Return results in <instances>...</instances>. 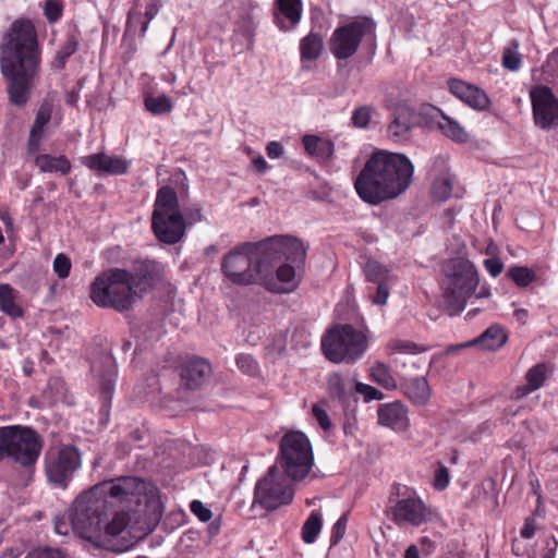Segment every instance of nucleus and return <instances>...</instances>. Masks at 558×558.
Segmentation results:
<instances>
[{
	"label": "nucleus",
	"mask_w": 558,
	"mask_h": 558,
	"mask_svg": "<svg viewBox=\"0 0 558 558\" xmlns=\"http://www.w3.org/2000/svg\"><path fill=\"white\" fill-rule=\"evenodd\" d=\"M138 507L140 476L105 480L75 499L72 524L83 535L104 532L111 549L123 553L140 541Z\"/></svg>",
	"instance_id": "nucleus-1"
},
{
	"label": "nucleus",
	"mask_w": 558,
	"mask_h": 558,
	"mask_svg": "<svg viewBox=\"0 0 558 558\" xmlns=\"http://www.w3.org/2000/svg\"><path fill=\"white\" fill-rule=\"evenodd\" d=\"M41 48L34 24L17 19L0 43V72L10 104L24 107L29 101L40 73Z\"/></svg>",
	"instance_id": "nucleus-2"
},
{
	"label": "nucleus",
	"mask_w": 558,
	"mask_h": 558,
	"mask_svg": "<svg viewBox=\"0 0 558 558\" xmlns=\"http://www.w3.org/2000/svg\"><path fill=\"white\" fill-rule=\"evenodd\" d=\"M413 172V163L405 155L379 150L365 162L354 180V189L363 202L379 205L405 192Z\"/></svg>",
	"instance_id": "nucleus-3"
},
{
	"label": "nucleus",
	"mask_w": 558,
	"mask_h": 558,
	"mask_svg": "<svg viewBox=\"0 0 558 558\" xmlns=\"http://www.w3.org/2000/svg\"><path fill=\"white\" fill-rule=\"evenodd\" d=\"M204 220L199 203L180 205L177 192L171 186L158 190L151 215V230L162 244L175 245L182 242L187 229Z\"/></svg>",
	"instance_id": "nucleus-4"
},
{
	"label": "nucleus",
	"mask_w": 558,
	"mask_h": 558,
	"mask_svg": "<svg viewBox=\"0 0 558 558\" xmlns=\"http://www.w3.org/2000/svg\"><path fill=\"white\" fill-rule=\"evenodd\" d=\"M136 276L122 268H110L99 274L90 284L89 296L99 307L129 312L136 302Z\"/></svg>",
	"instance_id": "nucleus-5"
},
{
	"label": "nucleus",
	"mask_w": 558,
	"mask_h": 558,
	"mask_svg": "<svg viewBox=\"0 0 558 558\" xmlns=\"http://www.w3.org/2000/svg\"><path fill=\"white\" fill-rule=\"evenodd\" d=\"M262 242H244L234 246L221 263L225 277L235 286L262 284L266 258Z\"/></svg>",
	"instance_id": "nucleus-6"
},
{
	"label": "nucleus",
	"mask_w": 558,
	"mask_h": 558,
	"mask_svg": "<svg viewBox=\"0 0 558 558\" xmlns=\"http://www.w3.org/2000/svg\"><path fill=\"white\" fill-rule=\"evenodd\" d=\"M441 271L446 278V303L454 314H460L478 286L477 269L469 259L453 257L442 264Z\"/></svg>",
	"instance_id": "nucleus-7"
},
{
	"label": "nucleus",
	"mask_w": 558,
	"mask_h": 558,
	"mask_svg": "<svg viewBox=\"0 0 558 558\" xmlns=\"http://www.w3.org/2000/svg\"><path fill=\"white\" fill-rule=\"evenodd\" d=\"M364 41L369 43L372 53H375L376 23L368 16H359L335 28L328 45L335 59L344 61L355 56Z\"/></svg>",
	"instance_id": "nucleus-8"
},
{
	"label": "nucleus",
	"mask_w": 558,
	"mask_h": 558,
	"mask_svg": "<svg viewBox=\"0 0 558 558\" xmlns=\"http://www.w3.org/2000/svg\"><path fill=\"white\" fill-rule=\"evenodd\" d=\"M277 462L292 481L305 478L314 465V454L308 437L300 430L286 433L279 444Z\"/></svg>",
	"instance_id": "nucleus-9"
},
{
	"label": "nucleus",
	"mask_w": 558,
	"mask_h": 558,
	"mask_svg": "<svg viewBox=\"0 0 558 558\" xmlns=\"http://www.w3.org/2000/svg\"><path fill=\"white\" fill-rule=\"evenodd\" d=\"M366 349L367 338L364 332L349 324L335 326L322 339V350L333 363H354Z\"/></svg>",
	"instance_id": "nucleus-10"
},
{
	"label": "nucleus",
	"mask_w": 558,
	"mask_h": 558,
	"mask_svg": "<svg viewBox=\"0 0 558 558\" xmlns=\"http://www.w3.org/2000/svg\"><path fill=\"white\" fill-rule=\"evenodd\" d=\"M44 463L47 481L64 489L81 468V452L73 445L52 446L45 452Z\"/></svg>",
	"instance_id": "nucleus-11"
},
{
	"label": "nucleus",
	"mask_w": 558,
	"mask_h": 558,
	"mask_svg": "<svg viewBox=\"0 0 558 558\" xmlns=\"http://www.w3.org/2000/svg\"><path fill=\"white\" fill-rule=\"evenodd\" d=\"M7 430L5 458L23 465H33L43 449V441L38 433L32 427L9 425Z\"/></svg>",
	"instance_id": "nucleus-12"
},
{
	"label": "nucleus",
	"mask_w": 558,
	"mask_h": 558,
	"mask_svg": "<svg viewBox=\"0 0 558 558\" xmlns=\"http://www.w3.org/2000/svg\"><path fill=\"white\" fill-rule=\"evenodd\" d=\"M294 490L289 486L278 468L272 465L254 489V502L266 510H276L293 500Z\"/></svg>",
	"instance_id": "nucleus-13"
},
{
	"label": "nucleus",
	"mask_w": 558,
	"mask_h": 558,
	"mask_svg": "<svg viewBox=\"0 0 558 558\" xmlns=\"http://www.w3.org/2000/svg\"><path fill=\"white\" fill-rule=\"evenodd\" d=\"M266 262L284 257L287 263L303 267L306 259L307 246L298 238L290 235H274L260 241Z\"/></svg>",
	"instance_id": "nucleus-14"
},
{
	"label": "nucleus",
	"mask_w": 558,
	"mask_h": 558,
	"mask_svg": "<svg viewBox=\"0 0 558 558\" xmlns=\"http://www.w3.org/2000/svg\"><path fill=\"white\" fill-rule=\"evenodd\" d=\"M533 120L537 128L550 130L558 125V99L551 88L535 85L530 90Z\"/></svg>",
	"instance_id": "nucleus-15"
},
{
	"label": "nucleus",
	"mask_w": 558,
	"mask_h": 558,
	"mask_svg": "<svg viewBox=\"0 0 558 558\" xmlns=\"http://www.w3.org/2000/svg\"><path fill=\"white\" fill-rule=\"evenodd\" d=\"M90 368L99 384L101 412L107 415L111 407L118 373L114 357L106 351H98V354L92 360Z\"/></svg>",
	"instance_id": "nucleus-16"
},
{
	"label": "nucleus",
	"mask_w": 558,
	"mask_h": 558,
	"mask_svg": "<svg viewBox=\"0 0 558 558\" xmlns=\"http://www.w3.org/2000/svg\"><path fill=\"white\" fill-rule=\"evenodd\" d=\"M302 267L286 263L278 267L276 276L272 274L270 262H266L262 276V284L270 292L289 293L293 291L298 284V270Z\"/></svg>",
	"instance_id": "nucleus-17"
},
{
	"label": "nucleus",
	"mask_w": 558,
	"mask_h": 558,
	"mask_svg": "<svg viewBox=\"0 0 558 558\" xmlns=\"http://www.w3.org/2000/svg\"><path fill=\"white\" fill-rule=\"evenodd\" d=\"M144 504V519H142V534H150L159 524L163 514V504L159 489L153 483L142 480V505Z\"/></svg>",
	"instance_id": "nucleus-18"
},
{
	"label": "nucleus",
	"mask_w": 558,
	"mask_h": 558,
	"mask_svg": "<svg viewBox=\"0 0 558 558\" xmlns=\"http://www.w3.org/2000/svg\"><path fill=\"white\" fill-rule=\"evenodd\" d=\"M180 389L194 391L198 389L211 373L210 364L201 357L187 356L178 366Z\"/></svg>",
	"instance_id": "nucleus-19"
},
{
	"label": "nucleus",
	"mask_w": 558,
	"mask_h": 558,
	"mask_svg": "<svg viewBox=\"0 0 558 558\" xmlns=\"http://www.w3.org/2000/svg\"><path fill=\"white\" fill-rule=\"evenodd\" d=\"M303 14L302 0H275L272 19L281 32H291L296 28Z\"/></svg>",
	"instance_id": "nucleus-20"
},
{
	"label": "nucleus",
	"mask_w": 558,
	"mask_h": 558,
	"mask_svg": "<svg viewBox=\"0 0 558 558\" xmlns=\"http://www.w3.org/2000/svg\"><path fill=\"white\" fill-rule=\"evenodd\" d=\"M449 92L463 101L469 107L483 111L489 107L490 100L486 93L472 84L459 78H450L448 81Z\"/></svg>",
	"instance_id": "nucleus-21"
},
{
	"label": "nucleus",
	"mask_w": 558,
	"mask_h": 558,
	"mask_svg": "<svg viewBox=\"0 0 558 558\" xmlns=\"http://www.w3.org/2000/svg\"><path fill=\"white\" fill-rule=\"evenodd\" d=\"M392 515L397 524L420 526L426 521V508L420 498L409 497L396 502Z\"/></svg>",
	"instance_id": "nucleus-22"
},
{
	"label": "nucleus",
	"mask_w": 558,
	"mask_h": 558,
	"mask_svg": "<svg viewBox=\"0 0 558 558\" xmlns=\"http://www.w3.org/2000/svg\"><path fill=\"white\" fill-rule=\"evenodd\" d=\"M378 423L397 432L409 427V411L401 401L380 404L377 411Z\"/></svg>",
	"instance_id": "nucleus-23"
},
{
	"label": "nucleus",
	"mask_w": 558,
	"mask_h": 558,
	"mask_svg": "<svg viewBox=\"0 0 558 558\" xmlns=\"http://www.w3.org/2000/svg\"><path fill=\"white\" fill-rule=\"evenodd\" d=\"M82 163L93 171L111 175L122 174L128 170V162L116 156L92 154L82 158Z\"/></svg>",
	"instance_id": "nucleus-24"
},
{
	"label": "nucleus",
	"mask_w": 558,
	"mask_h": 558,
	"mask_svg": "<svg viewBox=\"0 0 558 558\" xmlns=\"http://www.w3.org/2000/svg\"><path fill=\"white\" fill-rule=\"evenodd\" d=\"M52 102L50 100H44L39 106L34 123L29 131V137L27 143V149L29 154H36L40 147V141L44 135V128L51 119L52 114Z\"/></svg>",
	"instance_id": "nucleus-25"
},
{
	"label": "nucleus",
	"mask_w": 558,
	"mask_h": 558,
	"mask_svg": "<svg viewBox=\"0 0 558 558\" xmlns=\"http://www.w3.org/2000/svg\"><path fill=\"white\" fill-rule=\"evenodd\" d=\"M414 126V113L409 108H399L395 112V118L388 125L387 133L395 142H404L409 140L411 130Z\"/></svg>",
	"instance_id": "nucleus-26"
},
{
	"label": "nucleus",
	"mask_w": 558,
	"mask_h": 558,
	"mask_svg": "<svg viewBox=\"0 0 558 558\" xmlns=\"http://www.w3.org/2000/svg\"><path fill=\"white\" fill-rule=\"evenodd\" d=\"M327 389L330 397L339 402L343 404H351L353 402L355 383L352 379L333 373L327 378Z\"/></svg>",
	"instance_id": "nucleus-27"
},
{
	"label": "nucleus",
	"mask_w": 558,
	"mask_h": 558,
	"mask_svg": "<svg viewBox=\"0 0 558 558\" xmlns=\"http://www.w3.org/2000/svg\"><path fill=\"white\" fill-rule=\"evenodd\" d=\"M302 144L306 154L318 161L330 159L335 151L332 141L317 135L306 134L302 137Z\"/></svg>",
	"instance_id": "nucleus-28"
},
{
	"label": "nucleus",
	"mask_w": 558,
	"mask_h": 558,
	"mask_svg": "<svg viewBox=\"0 0 558 558\" xmlns=\"http://www.w3.org/2000/svg\"><path fill=\"white\" fill-rule=\"evenodd\" d=\"M402 390L404 396L417 405L426 404L432 395L429 384L424 376L407 379L402 384Z\"/></svg>",
	"instance_id": "nucleus-29"
},
{
	"label": "nucleus",
	"mask_w": 558,
	"mask_h": 558,
	"mask_svg": "<svg viewBox=\"0 0 558 558\" xmlns=\"http://www.w3.org/2000/svg\"><path fill=\"white\" fill-rule=\"evenodd\" d=\"M506 341L507 335L505 330L498 325H493L488 327L480 337L460 345L459 348L478 345L483 349L494 351L501 348Z\"/></svg>",
	"instance_id": "nucleus-30"
},
{
	"label": "nucleus",
	"mask_w": 558,
	"mask_h": 558,
	"mask_svg": "<svg viewBox=\"0 0 558 558\" xmlns=\"http://www.w3.org/2000/svg\"><path fill=\"white\" fill-rule=\"evenodd\" d=\"M35 165L41 172L60 173L61 175H65L71 171V162L64 155H37L35 158Z\"/></svg>",
	"instance_id": "nucleus-31"
},
{
	"label": "nucleus",
	"mask_w": 558,
	"mask_h": 558,
	"mask_svg": "<svg viewBox=\"0 0 558 558\" xmlns=\"http://www.w3.org/2000/svg\"><path fill=\"white\" fill-rule=\"evenodd\" d=\"M324 50V38L319 33L310 32L300 41V56L302 61L317 60Z\"/></svg>",
	"instance_id": "nucleus-32"
},
{
	"label": "nucleus",
	"mask_w": 558,
	"mask_h": 558,
	"mask_svg": "<svg viewBox=\"0 0 558 558\" xmlns=\"http://www.w3.org/2000/svg\"><path fill=\"white\" fill-rule=\"evenodd\" d=\"M16 300L17 292L9 283H0V310L12 318H20L24 315V311Z\"/></svg>",
	"instance_id": "nucleus-33"
},
{
	"label": "nucleus",
	"mask_w": 558,
	"mask_h": 558,
	"mask_svg": "<svg viewBox=\"0 0 558 558\" xmlns=\"http://www.w3.org/2000/svg\"><path fill=\"white\" fill-rule=\"evenodd\" d=\"M80 43L81 34L77 29L66 32L65 39L54 58V66L57 69L62 70L65 66L66 60L77 51Z\"/></svg>",
	"instance_id": "nucleus-34"
},
{
	"label": "nucleus",
	"mask_w": 558,
	"mask_h": 558,
	"mask_svg": "<svg viewBox=\"0 0 558 558\" xmlns=\"http://www.w3.org/2000/svg\"><path fill=\"white\" fill-rule=\"evenodd\" d=\"M440 120L437 122L438 129L444 135L458 143H465L469 134L464 128L456 120L439 111Z\"/></svg>",
	"instance_id": "nucleus-35"
},
{
	"label": "nucleus",
	"mask_w": 558,
	"mask_h": 558,
	"mask_svg": "<svg viewBox=\"0 0 558 558\" xmlns=\"http://www.w3.org/2000/svg\"><path fill=\"white\" fill-rule=\"evenodd\" d=\"M454 177L449 173H444L438 177L432 185V196L437 202H446L453 193Z\"/></svg>",
	"instance_id": "nucleus-36"
},
{
	"label": "nucleus",
	"mask_w": 558,
	"mask_h": 558,
	"mask_svg": "<svg viewBox=\"0 0 558 558\" xmlns=\"http://www.w3.org/2000/svg\"><path fill=\"white\" fill-rule=\"evenodd\" d=\"M144 105L147 111L154 116L169 113L173 109L171 98L166 95L151 96L148 95L144 99Z\"/></svg>",
	"instance_id": "nucleus-37"
},
{
	"label": "nucleus",
	"mask_w": 558,
	"mask_h": 558,
	"mask_svg": "<svg viewBox=\"0 0 558 558\" xmlns=\"http://www.w3.org/2000/svg\"><path fill=\"white\" fill-rule=\"evenodd\" d=\"M502 66L509 71L515 72L521 68L522 58L519 52V43L511 39L502 51Z\"/></svg>",
	"instance_id": "nucleus-38"
},
{
	"label": "nucleus",
	"mask_w": 558,
	"mask_h": 558,
	"mask_svg": "<svg viewBox=\"0 0 558 558\" xmlns=\"http://www.w3.org/2000/svg\"><path fill=\"white\" fill-rule=\"evenodd\" d=\"M364 274L367 281L373 284L392 281V275L390 271L384 265L375 260L366 263Z\"/></svg>",
	"instance_id": "nucleus-39"
},
{
	"label": "nucleus",
	"mask_w": 558,
	"mask_h": 558,
	"mask_svg": "<svg viewBox=\"0 0 558 558\" xmlns=\"http://www.w3.org/2000/svg\"><path fill=\"white\" fill-rule=\"evenodd\" d=\"M371 377L385 389L392 390L397 388L396 379L391 375L389 367L381 362H377L372 366Z\"/></svg>",
	"instance_id": "nucleus-40"
},
{
	"label": "nucleus",
	"mask_w": 558,
	"mask_h": 558,
	"mask_svg": "<svg viewBox=\"0 0 558 558\" xmlns=\"http://www.w3.org/2000/svg\"><path fill=\"white\" fill-rule=\"evenodd\" d=\"M323 526L322 515L318 511L314 510L306 519L302 526V539L306 544L315 542Z\"/></svg>",
	"instance_id": "nucleus-41"
},
{
	"label": "nucleus",
	"mask_w": 558,
	"mask_h": 558,
	"mask_svg": "<svg viewBox=\"0 0 558 558\" xmlns=\"http://www.w3.org/2000/svg\"><path fill=\"white\" fill-rule=\"evenodd\" d=\"M506 276L520 288H525L536 280L535 272L525 266H512Z\"/></svg>",
	"instance_id": "nucleus-42"
},
{
	"label": "nucleus",
	"mask_w": 558,
	"mask_h": 558,
	"mask_svg": "<svg viewBox=\"0 0 558 558\" xmlns=\"http://www.w3.org/2000/svg\"><path fill=\"white\" fill-rule=\"evenodd\" d=\"M163 272L161 263L153 259L142 260V287L144 284L150 286L156 280H159Z\"/></svg>",
	"instance_id": "nucleus-43"
},
{
	"label": "nucleus",
	"mask_w": 558,
	"mask_h": 558,
	"mask_svg": "<svg viewBox=\"0 0 558 558\" xmlns=\"http://www.w3.org/2000/svg\"><path fill=\"white\" fill-rule=\"evenodd\" d=\"M45 393L48 395L53 402H68L66 384L59 377H51L48 380Z\"/></svg>",
	"instance_id": "nucleus-44"
},
{
	"label": "nucleus",
	"mask_w": 558,
	"mask_h": 558,
	"mask_svg": "<svg viewBox=\"0 0 558 558\" xmlns=\"http://www.w3.org/2000/svg\"><path fill=\"white\" fill-rule=\"evenodd\" d=\"M235 363L239 369L250 376L257 377L260 373V367L256 359L247 353H240L235 357Z\"/></svg>",
	"instance_id": "nucleus-45"
},
{
	"label": "nucleus",
	"mask_w": 558,
	"mask_h": 558,
	"mask_svg": "<svg viewBox=\"0 0 558 558\" xmlns=\"http://www.w3.org/2000/svg\"><path fill=\"white\" fill-rule=\"evenodd\" d=\"M545 377V364H536L535 366L530 368L525 375L526 385L530 386L533 390H536L543 386Z\"/></svg>",
	"instance_id": "nucleus-46"
},
{
	"label": "nucleus",
	"mask_w": 558,
	"mask_h": 558,
	"mask_svg": "<svg viewBox=\"0 0 558 558\" xmlns=\"http://www.w3.org/2000/svg\"><path fill=\"white\" fill-rule=\"evenodd\" d=\"M72 512H73V506L70 509L69 518L65 517H56L54 518V531L56 533L60 535H68L70 529L73 530L75 533H77L81 537L84 538H92L93 536H96L97 534H89V535H83L80 533L76 529H74L72 524Z\"/></svg>",
	"instance_id": "nucleus-47"
},
{
	"label": "nucleus",
	"mask_w": 558,
	"mask_h": 558,
	"mask_svg": "<svg viewBox=\"0 0 558 558\" xmlns=\"http://www.w3.org/2000/svg\"><path fill=\"white\" fill-rule=\"evenodd\" d=\"M389 283L381 282L374 283V287H368V295L371 301L376 305H385L389 296Z\"/></svg>",
	"instance_id": "nucleus-48"
},
{
	"label": "nucleus",
	"mask_w": 558,
	"mask_h": 558,
	"mask_svg": "<svg viewBox=\"0 0 558 558\" xmlns=\"http://www.w3.org/2000/svg\"><path fill=\"white\" fill-rule=\"evenodd\" d=\"M374 112L375 109L371 106L359 107L352 112V123L359 129H365L368 126Z\"/></svg>",
	"instance_id": "nucleus-49"
},
{
	"label": "nucleus",
	"mask_w": 558,
	"mask_h": 558,
	"mask_svg": "<svg viewBox=\"0 0 558 558\" xmlns=\"http://www.w3.org/2000/svg\"><path fill=\"white\" fill-rule=\"evenodd\" d=\"M72 263L69 256L63 253L58 254L52 264L53 272L61 280L66 279L70 275Z\"/></svg>",
	"instance_id": "nucleus-50"
},
{
	"label": "nucleus",
	"mask_w": 558,
	"mask_h": 558,
	"mask_svg": "<svg viewBox=\"0 0 558 558\" xmlns=\"http://www.w3.org/2000/svg\"><path fill=\"white\" fill-rule=\"evenodd\" d=\"M356 395L363 396L365 402H369L373 400H380L384 397L381 391H379L378 389H376L373 386H369V385H366L363 383H355L353 402H356Z\"/></svg>",
	"instance_id": "nucleus-51"
},
{
	"label": "nucleus",
	"mask_w": 558,
	"mask_h": 558,
	"mask_svg": "<svg viewBox=\"0 0 558 558\" xmlns=\"http://www.w3.org/2000/svg\"><path fill=\"white\" fill-rule=\"evenodd\" d=\"M28 558H64V553L57 547L38 546L34 547L27 555Z\"/></svg>",
	"instance_id": "nucleus-52"
},
{
	"label": "nucleus",
	"mask_w": 558,
	"mask_h": 558,
	"mask_svg": "<svg viewBox=\"0 0 558 558\" xmlns=\"http://www.w3.org/2000/svg\"><path fill=\"white\" fill-rule=\"evenodd\" d=\"M390 348L393 352L398 353H410V354H416L421 353L423 351H426V348L420 347L413 341L409 340H393L390 343Z\"/></svg>",
	"instance_id": "nucleus-53"
},
{
	"label": "nucleus",
	"mask_w": 558,
	"mask_h": 558,
	"mask_svg": "<svg viewBox=\"0 0 558 558\" xmlns=\"http://www.w3.org/2000/svg\"><path fill=\"white\" fill-rule=\"evenodd\" d=\"M62 12H63V7L61 4V2L59 1H56V0H47L45 5H44V15L46 16L47 21L49 23H57L61 16H62Z\"/></svg>",
	"instance_id": "nucleus-54"
},
{
	"label": "nucleus",
	"mask_w": 558,
	"mask_h": 558,
	"mask_svg": "<svg viewBox=\"0 0 558 558\" xmlns=\"http://www.w3.org/2000/svg\"><path fill=\"white\" fill-rule=\"evenodd\" d=\"M190 510L201 522H208L213 517V511L197 499L190 504Z\"/></svg>",
	"instance_id": "nucleus-55"
},
{
	"label": "nucleus",
	"mask_w": 558,
	"mask_h": 558,
	"mask_svg": "<svg viewBox=\"0 0 558 558\" xmlns=\"http://www.w3.org/2000/svg\"><path fill=\"white\" fill-rule=\"evenodd\" d=\"M449 482H450V475H449L448 468L445 466L444 464L439 463L438 468L435 471L434 483H433L434 487L437 490H444L449 485Z\"/></svg>",
	"instance_id": "nucleus-56"
},
{
	"label": "nucleus",
	"mask_w": 558,
	"mask_h": 558,
	"mask_svg": "<svg viewBox=\"0 0 558 558\" xmlns=\"http://www.w3.org/2000/svg\"><path fill=\"white\" fill-rule=\"evenodd\" d=\"M348 523V513H343L333 524L331 530L330 542L337 544L344 536Z\"/></svg>",
	"instance_id": "nucleus-57"
},
{
	"label": "nucleus",
	"mask_w": 558,
	"mask_h": 558,
	"mask_svg": "<svg viewBox=\"0 0 558 558\" xmlns=\"http://www.w3.org/2000/svg\"><path fill=\"white\" fill-rule=\"evenodd\" d=\"M312 413L318 425L324 429L328 430L331 427V421L329 418L328 413L320 404H314L312 408Z\"/></svg>",
	"instance_id": "nucleus-58"
},
{
	"label": "nucleus",
	"mask_w": 558,
	"mask_h": 558,
	"mask_svg": "<svg viewBox=\"0 0 558 558\" xmlns=\"http://www.w3.org/2000/svg\"><path fill=\"white\" fill-rule=\"evenodd\" d=\"M483 265L487 272L494 278L499 276L504 270V263L499 257L487 258L483 262Z\"/></svg>",
	"instance_id": "nucleus-59"
},
{
	"label": "nucleus",
	"mask_w": 558,
	"mask_h": 558,
	"mask_svg": "<svg viewBox=\"0 0 558 558\" xmlns=\"http://www.w3.org/2000/svg\"><path fill=\"white\" fill-rule=\"evenodd\" d=\"M267 156L271 159L280 158L283 153V146L276 141L269 142L266 147Z\"/></svg>",
	"instance_id": "nucleus-60"
},
{
	"label": "nucleus",
	"mask_w": 558,
	"mask_h": 558,
	"mask_svg": "<svg viewBox=\"0 0 558 558\" xmlns=\"http://www.w3.org/2000/svg\"><path fill=\"white\" fill-rule=\"evenodd\" d=\"M536 532V524L535 520L531 517L525 519L524 525L521 530V536L523 538H532L535 535Z\"/></svg>",
	"instance_id": "nucleus-61"
},
{
	"label": "nucleus",
	"mask_w": 558,
	"mask_h": 558,
	"mask_svg": "<svg viewBox=\"0 0 558 558\" xmlns=\"http://www.w3.org/2000/svg\"><path fill=\"white\" fill-rule=\"evenodd\" d=\"M10 430H7V426L0 427V461L5 458L7 453V434Z\"/></svg>",
	"instance_id": "nucleus-62"
},
{
	"label": "nucleus",
	"mask_w": 558,
	"mask_h": 558,
	"mask_svg": "<svg viewBox=\"0 0 558 558\" xmlns=\"http://www.w3.org/2000/svg\"><path fill=\"white\" fill-rule=\"evenodd\" d=\"M252 163H253L254 169L258 173H264L268 168L267 161L265 160V158L263 156H258V157L254 158L252 160Z\"/></svg>",
	"instance_id": "nucleus-63"
},
{
	"label": "nucleus",
	"mask_w": 558,
	"mask_h": 558,
	"mask_svg": "<svg viewBox=\"0 0 558 558\" xmlns=\"http://www.w3.org/2000/svg\"><path fill=\"white\" fill-rule=\"evenodd\" d=\"M23 555V550L20 548H9L7 549L0 558H21Z\"/></svg>",
	"instance_id": "nucleus-64"
}]
</instances>
